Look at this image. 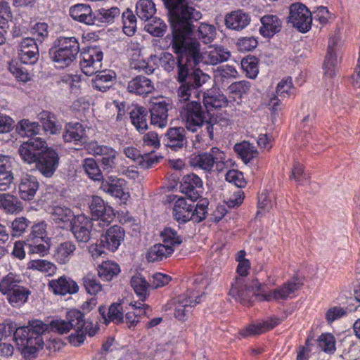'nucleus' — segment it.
I'll list each match as a JSON object with an SVG mask.
<instances>
[{
    "instance_id": "774afa93",
    "label": "nucleus",
    "mask_w": 360,
    "mask_h": 360,
    "mask_svg": "<svg viewBox=\"0 0 360 360\" xmlns=\"http://www.w3.org/2000/svg\"><path fill=\"white\" fill-rule=\"evenodd\" d=\"M162 242L165 245H169L172 248L179 245L182 243V238L177 232L172 228L167 227L160 234Z\"/></svg>"
},
{
    "instance_id": "49530a36",
    "label": "nucleus",
    "mask_w": 360,
    "mask_h": 360,
    "mask_svg": "<svg viewBox=\"0 0 360 360\" xmlns=\"http://www.w3.org/2000/svg\"><path fill=\"white\" fill-rule=\"evenodd\" d=\"M234 150L245 164L258 155V151L255 147L248 141L236 143L234 146Z\"/></svg>"
},
{
    "instance_id": "aec40b11",
    "label": "nucleus",
    "mask_w": 360,
    "mask_h": 360,
    "mask_svg": "<svg viewBox=\"0 0 360 360\" xmlns=\"http://www.w3.org/2000/svg\"><path fill=\"white\" fill-rule=\"evenodd\" d=\"M124 231L121 226H112L107 230L105 234L102 235L101 245L111 252H115L118 249L121 242L124 240Z\"/></svg>"
},
{
    "instance_id": "09e8293b",
    "label": "nucleus",
    "mask_w": 360,
    "mask_h": 360,
    "mask_svg": "<svg viewBox=\"0 0 360 360\" xmlns=\"http://www.w3.org/2000/svg\"><path fill=\"white\" fill-rule=\"evenodd\" d=\"M120 271V269L119 265L110 261L103 262L98 267V276L106 281H111Z\"/></svg>"
},
{
    "instance_id": "f257e3e1",
    "label": "nucleus",
    "mask_w": 360,
    "mask_h": 360,
    "mask_svg": "<svg viewBox=\"0 0 360 360\" xmlns=\"http://www.w3.org/2000/svg\"><path fill=\"white\" fill-rule=\"evenodd\" d=\"M180 11H176L173 14H169V19L172 28V40L171 42L174 52L177 55L176 59L169 52H162L158 57L156 55L151 56V58H158L160 66L165 71L170 72L178 66L181 56L186 52L188 47V36L192 33L193 29V21L197 20L189 19L190 16L182 15Z\"/></svg>"
},
{
    "instance_id": "c756f323",
    "label": "nucleus",
    "mask_w": 360,
    "mask_h": 360,
    "mask_svg": "<svg viewBox=\"0 0 360 360\" xmlns=\"http://www.w3.org/2000/svg\"><path fill=\"white\" fill-rule=\"evenodd\" d=\"M194 205L188 204L184 198H179L173 207V216L175 220L179 223H185L191 220L193 212L192 209Z\"/></svg>"
},
{
    "instance_id": "4d7b16f0",
    "label": "nucleus",
    "mask_w": 360,
    "mask_h": 360,
    "mask_svg": "<svg viewBox=\"0 0 360 360\" xmlns=\"http://www.w3.org/2000/svg\"><path fill=\"white\" fill-rule=\"evenodd\" d=\"M338 63L336 51L334 49H328L323 63L324 75L333 77L336 74Z\"/></svg>"
},
{
    "instance_id": "2f4dec72",
    "label": "nucleus",
    "mask_w": 360,
    "mask_h": 360,
    "mask_svg": "<svg viewBox=\"0 0 360 360\" xmlns=\"http://www.w3.org/2000/svg\"><path fill=\"white\" fill-rule=\"evenodd\" d=\"M260 21L262 25L259 32L264 37H272L281 30L282 22L276 15H265L261 18Z\"/></svg>"
},
{
    "instance_id": "dca6fc26",
    "label": "nucleus",
    "mask_w": 360,
    "mask_h": 360,
    "mask_svg": "<svg viewBox=\"0 0 360 360\" xmlns=\"http://www.w3.org/2000/svg\"><path fill=\"white\" fill-rule=\"evenodd\" d=\"M303 285L302 278L295 276L291 281L284 283L282 286L276 288L273 291L266 293L263 292L262 300L266 301H271L273 300H285L289 295L297 290Z\"/></svg>"
},
{
    "instance_id": "e433bc0d",
    "label": "nucleus",
    "mask_w": 360,
    "mask_h": 360,
    "mask_svg": "<svg viewBox=\"0 0 360 360\" xmlns=\"http://www.w3.org/2000/svg\"><path fill=\"white\" fill-rule=\"evenodd\" d=\"M39 120L42 124L44 130L51 134H59L62 129L61 124L57 121L54 114L49 111H43L39 115Z\"/></svg>"
},
{
    "instance_id": "6e6552de",
    "label": "nucleus",
    "mask_w": 360,
    "mask_h": 360,
    "mask_svg": "<svg viewBox=\"0 0 360 360\" xmlns=\"http://www.w3.org/2000/svg\"><path fill=\"white\" fill-rule=\"evenodd\" d=\"M288 22L300 32H307L311 27L312 15L305 5L294 3L289 8Z\"/></svg>"
},
{
    "instance_id": "c85d7f7f",
    "label": "nucleus",
    "mask_w": 360,
    "mask_h": 360,
    "mask_svg": "<svg viewBox=\"0 0 360 360\" xmlns=\"http://www.w3.org/2000/svg\"><path fill=\"white\" fill-rule=\"evenodd\" d=\"M237 75L238 72L234 66L226 65L219 67L214 72V81L219 88L226 89Z\"/></svg>"
},
{
    "instance_id": "4468645a",
    "label": "nucleus",
    "mask_w": 360,
    "mask_h": 360,
    "mask_svg": "<svg viewBox=\"0 0 360 360\" xmlns=\"http://www.w3.org/2000/svg\"><path fill=\"white\" fill-rule=\"evenodd\" d=\"M103 52L97 48H90L87 51L81 53L80 67L86 75H92L101 68Z\"/></svg>"
},
{
    "instance_id": "7ed1b4c3",
    "label": "nucleus",
    "mask_w": 360,
    "mask_h": 360,
    "mask_svg": "<svg viewBox=\"0 0 360 360\" xmlns=\"http://www.w3.org/2000/svg\"><path fill=\"white\" fill-rule=\"evenodd\" d=\"M188 46L186 52L181 58L193 69L201 62L214 65L226 61L231 56V53L222 46H210L202 53L197 39H188Z\"/></svg>"
},
{
    "instance_id": "72a5a7b5",
    "label": "nucleus",
    "mask_w": 360,
    "mask_h": 360,
    "mask_svg": "<svg viewBox=\"0 0 360 360\" xmlns=\"http://www.w3.org/2000/svg\"><path fill=\"white\" fill-rule=\"evenodd\" d=\"M76 249V245L72 241L63 242L57 246L54 257L58 263L65 264L70 262Z\"/></svg>"
},
{
    "instance_id": "2eb2a0df",
    "label": "nucleus",
    "mask_w": 360,
    "mask_h": 360,
    "mask_svg": "<svg viewBox=\"0 0 360 360\" xmlns=\"http://www.w3.org/2000/svg\"><path fill=\"white\" fill-rule=\"evenodd\" d=\"M18 51L20 60L25 64H34L39 59V47L34 37L22 39L18 43Z\"/></svg>"
},
{
    "instance_id": "9d476101",
    "label": "nucleus",
    "mask_w": 360,
    "mask_h": 360,
    "mask_svg": "<svg viewBox=\"0 0 360 360\" xmlns=\"http://www.w3.org/2000/svg\"><path fill=\"white\" fill-rule=\"evenodd\" d=\"M59 160L58 152L47 146L36 162V168L42 176L51 178L58 167Z\"/></svg>"
},
{
    "instance_id": "0e129e2a",
    "label": "nucleus",
    "mask_w": 360,
    "mask_h": 360,
    "mask_svg": "<svg viewBox=\"0 0 360 360\" xmlns=\"http://www.w3.org/2000/svg\"><path fill=\"white\" fill-rule=\"evenodd\" d=\"M47 224L45 221H39L31 226V233L27 239L37 240L39 241L49 240L46 233Z\"/></svg>"
},
{
    "instance_id": "ddd939ff",
    "label": "nucleus",
    "mask_w": 360,
    "mask_h": 360,
    "mask_svg": "<svg viewBox=\"0 0 360 360\" xmlns=\"http://www.w3.org/2000/svg\"><path fill=\"white\" fill-rule=\"evenodd\" d=\"M86 149L89 154L101 157L100 162L103 170L109 171L115 167L116 152L113 148L92 141L88 144Z\"/></svg>"
},
{
    "instance_id": "5701e85b",
    "label": "nucleus",
    "mask_w": 360,
    "mask_h": 360,
    "mask_svg": "<svg viewBox=\"0 0 360 360\" xmlns=\"http://www.w3.org/2000/svg\"><path fill=\"white\" fill-rule=\"evenodd\" d=\"M150 112L151 124L160 128L166 127L168 120V104L165 101L153 102Z\"/></svg>"
},
{
    "instance_id": "39448f33",
    "label": "nucleus",
    "mask_w": 360,
    "mask_h": 360,
    "mask_svg": "<svg viewBox=\"0 0 360 360\" xmlns=\"http://www.w3.org/2000/svg\"><path fill=\"white\" fill-rule=\"evenodd\" d=\"M266 285L262 284L258 280H253L250 285L245 283L242 277H236L229 290V295L236 301L243 305L250 306L253 297L259 300H263V292H265Z\"/></svg>"
},
{
    "instance_id": "9b49d317",
    "label": "nucleus",
    "mask_w": 360,
    "mask_h": 360,
    "mask_svg": "<svg viewBox=\"0 0 360 360\" xmlns=\"http://www.w3.org/2000/svg\"><path fill=\"white\" fill-rule=\"evenodd\" d=\"M46 147V141L41 138H31L20 144L18 153L25 162L36 163Z\"/></svg>"
},
{
    "instance_id": "680f3d73",
    "label": "nucleus",
    "mask_w": 360,
    "mask_h": 360,
    "mask_svg": "<svg viewBox=\"0 0 360 360\" xmlns=\"http://www.w3.org/2000/svg\"><path fill=\"white\" fill-rule=\"evenodd\" d=\"M27 269L51 275L56 271V266L52 262L45 259H32L27 264Z\"/></svg>"
},
{
    "instance_id": "6ab92c4d",
    "label": "nucleus",
    "mask_w": 360,
    "mask_h": 360,
    "mask_svg": "<svg viewBox=\"0 0 360 360\" xmlns=\"http://www.w3.org/2000/svg\"><path fill=\"white\" fill-rule=\"evenodd\" d=\"M63 139L66 143L82 146L86 142L85 128L79 122H68L65 125Z\"/></svg>"
},
{
    "instance_id": "a211bd4d",
    "label": "nucleus",
    "mask_w": 360,
    "mask_h": 360,
    "mask_svg": "<svg viewBox=\"0 0 360 360\" xmlns=\"http://www.w3.org/2000/svg\"><path fill=\"white\" fill-rule=\"evenodd\" d=\"M165 146L174 151H178L187 146L186 131L184 127H174L167 130L163 138Z\"/></svg>"
},
{
    "instance_id": "603ef678",
    "label": "nucleus",
    "mask_w": 360,
    "mask_h": 360,
    "mask_svg": "<svg viewBox=\"0 0 360 360\" xmlns=\"http://www.w3.org/2000/svg\"><path fill=\"white\" fill-rule=\"evenodd\" d=\"M146 22L144 27L146 32L156 37H160L165 34L167 25L160 18L153 16Z\"/></svg>"
},
{
    "instance_id": "5fc2aeb1",
    "label": "nucleus",
    "mask_w": 360,
    "mask_h": 360,
    "mask_svg": "<svg viewBox=\"0 0 360 360\" xmlns=\"http://www.w3.org/2000/svg\"><path fill=\"white\" fill-rule=\"evenodd\" d=\"M131 285L136 294L143 301L148 296V288L150 287V283L140 274L134 276L131 279Z\"/></svg>"
},
{
    "instance_id": "864d4df0",
    "label": "nucleus",
    "mask_w": 360,
    "mask_h": 360,
    "mask_svg": "<svg viewBox=\"0 0 360 360\" xmlns=\"http://www.w3.org/2000/svg\"><path fill=\"white\" fill-rule=\"evenodd\" d=\"M50 214L52 219L56 223H67L73 219V213L72 210L64 206H53L50 209Z\"/></svg>"
},
{
    "instance_id": "052dcab7",
    "label": "nucleus",
    "mask_w": 360,
    "mask_h": 360,
    "mask_svg": "<svg viewBox=\"0 0 360 360\" xmlns=\"http://www.w3.org/2000/svg\"><path fill=\"white\" fill-rule=\"evenodd\" d=\"M82 166L89 178L94 181L102 179L101 170L94 158H85L83 160Z\"/></svg>"
},
{
    "instance_id": "1a4fd4ad",
    "label": "nucleus",
    "mask_w": 360,
    "mask_h": 360,
    "mask_svg": "<svg viewBox=\"0 0 360 360\" xmlns=\"http://www.w3.org/2000/svg\"><path fill=\"white\" fill-rule=\"evenodd\" d=\"M89 210L92 216L91 220L101 229L108 226L115 217L112 207L106 205L104 200L98 196H92Z\"/></svg>"
},
{
    "instance_id": "79ce46f5",
    "label": "nucleus",
    "mask_w": 360,
    "mask_h": 360,
    "mask_svg": "<svg viewBox=\"0 0 360 360\" xmlns=\"http://www.w3.org/2000/svg\"><path fill=\"white\" fill-rule=\"evenodd\" d=\"M204 107L210 112V110L219 109L226 107L228 104V99L221 94H204Z\"/></svg>"
},
{
    "instance_id": "f3484780",
    "label": "nucleus",
    "mask_w": 360,
    "mask_h": 360,
    "mask_svg": "<svg viewBox=\"0 0 360 360\" xmlns=\"http://www.w3.org/2000/svg\"><path fill=\"white\" fill-rule=\"evenodd\" d=\"M180 189L188 198L192 201L197 200L202 193V181L193 173L186 174L182 179Z\"/></svg>"
},
{
    "instance_id": "ea45409f",
    "label": "nucleus",
    "mask_w": 360,
    "mask_h": 360,
    "mask_svg": "<svg viewBox=\"0 0 360 360\" xmlns=\"http://www.w3.org/2000/svg\"><path fill=\"white\" fill-rule=\"evenodd\" d=\"M96 76L92 79V85L94 88L105 92L109 89L112 84V79L115 77V74L110 71L98 70V72L95 73Z\"/></svg>"
},
{
    "instance_id": "f8f14e48",
    "label": "nucleus",
    "mask_w": 360,
    "mask_h": 360,
    "mask_svg": "<svg viewBox=\"0 0 360 360\" xmlns=\"http://www.w3.org/2000/svg\"><path fill=\"white\" fill-rule=\"evenodd\" d=\"M93 226H98L84 214L75 217L71 221V231L78 243H86L91 238Z\"/></svg>"
},
{
    "instance_id": "13d9d810",
    "label": "nucleus",
    "mask_w": 360,
    "mask_h": 360,
    "mask_svg": "<svg viewBox=\"0 0 360 360\" xmlns=\"http://www.w3.org/2000/svg\"><path fill=\"white\" fill-rule=\"evenodd\" d=\"M31 225V221L24 217H16L11 225V235L13 238L22 236Z\"/></svg>"
},
{
    "instance_id": "37998d69",
    "label": "nucleus",
    "mask_w": 360,
    "mask_h": 360,
    "mask_svg": "<svg viewBox=\"0 0 360 360\" xmlns=\"http://www.w3.org/2000/svg\"><path fill=\"white\" fill-rule=\"evenodd\" d=\"M30 295V291L21 284L6 295L8 302L13 307H18L27 302Z\"/></svg>"
},
{
    "instance_id": "393cba45",
    "label": "nucleus",
    "mask_w": 360,
    "mask_h": 360,
    "mask_svg": "<svg viewBox=\"0 0 360 360\" xmlns=\"http://www.w3.org/2000/svg\"><path fill=\"white\" fill-rule=\"evenodd\" d=\"M39 186V181L35 176L29 174L22 176L18 184L20 197L24 200H32Z\"/></svg>"
},
{
    "instance_id": "6e6d98bb",
    "label": "nucleus",
    "mask_w": 360,
    "mask_h": 360,
    "mask_svg": "<svg viewBox=\"0 0 360 360\" xmlns=\"http://www.w3.org/2000/svg\"><path fill=\"white\" fill-rule=\"evenodd\" d=\"M27 253L30 255L38 254L40 256H44L48 253L50 248L49 240L39 241L37 240H26Z\"/></svg>"
},
{
    "instance_id": "8fccbe9b",
    "label": "nucleus",
    "mask_w": 360,
    "mask_h": 360,
    "mask_svg": "<svg viewBox=\"0 0 360 360\" xmlns=\"http://www.w3.org/2000/svg\"><path fill=\"white\" fill-rule=\"evenodd\" d=\"M132 307L136 311H129L125 315V321L129 328L134 327L139 322L138 316L145 315L149 316L148 311H150V307L145 304L139 303V305L134 304Z\"/></svg>"
},
{
    "instance_id": "b1692460",
    "label": "nucleus",
    "mask_w": 360,
    "mask_h": 360,
    "mask_svg": "<svg viewBox=\"0 0 360 360\" xmlns=\"http://www.w3.org/2000/svg\"><path fill=\"white\" fill-rule=\"evenodd\" d=\"M49 287L54 294L60 295L74 294L79 291L77 283L66 276H60L58 279L51 280L49 281Z\"/></svg>"
},
{
    "instance_id": "4c0bfd02",
    "label": "nucleus",
    "mask_w": 360,
    "mask_h": 360,
    "mask_svg": "<svg viewBox=\"0 0 360 360\" xmlns=\"http://www.w3.org/2000/svg\"><path fill=\"white\" fill-rule=\"evenodd\" d=\"M199 300V296L195 297V300H193L191 297H180L178 300V305L174 311L175 317L179 320H184L191 311V309L200 302Z\"/></svg>"
},
{
    "instance_id": "a878e982",
    "label": "nucleus",
    "mask_w": 360,
    "mask_h": 360,
    "mask_svg": "<svg viewBox=\"0 0 360 360\" xmlns=\"http://www.w3.org/2000/svg\"><path fill=\"white\" fill-rule=\"evenodd\" d=\"M129 93L145 96L155 90L152 81L143 75H138L131 79L127 85Z\"/></svg>"
},
{
    "instance_id": "412c9836",
    "label": "nucleus",
    "mask_w": 360,
    "mask_h": 360,
    "mask_svg": "<svg viewBox=\"0 0 360 360\" xmlns=\"http://www.w3.org/2000/svg\"><path fill=\"white\" fill-rule=\"evenodd\" d=\"M224 21L226 28L241 31L250 24L251 16L250 13L243 10L238 9L227 13L225 15Z\"/></svg>"
},
{
    "instance_id": "7c9ffc66",
    "label": "nucleus",
    "mask_w": 360,
    "mask_h": 360,
    "mask_svg": "<svg viewBox=\"0 0 360 360\" xmlns=\"http://www.w3.org/2000/svg\"><path fill=\"white\" fill-rule=\"evenodd\" d=\"M70 15L75 20L86 25H95V16L89 5L79 4L70 8Z\"/></svg>"
},
{
    "instance_id": "3c124183",
    "label": "nucleus",
    "mask_w": 360,
    "mask_h": 360,
    "mask_svg": "<svg viewBox=\"0 0 360 360\" xmlns=\"http://www.w3.org/2000/svg\"><path fill=\"white\" fill-rule=\"evenodd\" d=\"M16 131L21 136L33 138L32 136L38 134L41 131V125L35 122L22 120L18 123Z\"/></svg>"
},
{
    "instance_id": "f704fd0d",
    "label": "nucleus",
    "mask_w": 360,
    "mask_h": 360,
    "mask_svg": "<svg viewBox=\"0 0 360 360\" xmlns=\"http://www.w3.org/2000/svg\"><path fill=\"white\" fill-rule=\"evenodd\" d=\"M278 323V319L271 318L269 320L263 321L262 323L252 324L247 326L245 328L240 331V334L243 337L259 335L274 328Z\"/></svg>"
},
{
    "instance_id": "473e14b6",
    "label": "nucleus",
    "mask_w": 360,
    "mask_h": 360,
    "mask_svg": "<svg viewBox=\"0 0 360 360\" xmlns=\"http://www.w3.org/2000/svg\"><path fill=\"white\" fill-rule=\"evenodd\" d=\"M197 21L198 20L195 22ZM193 23H194V22ZM194 27L195 25H193V32L188 36V39H191L190 37L194 33L198 39L200 40L205 44H208L212 43L216 38V27L213 25H210L206 22H201L195 32Z\"/></svg>"
},
{
    "instance_id": "20e7f679",
    "label": "nucleus",
    "mask_w": 360,
    "mask_h": 360,
    "mask_svg": "<svg viewBox=\"0 0 360 360\" xmlns=\"http://www.w3.org/2000/svg\"><path fill=\"white\" fill-rule=\"evenodd\" d=\"M79 52V43L74 37H59L49 50L51 60L58 68L68 67Z\"/></svg>"
},
{
    "instance_id": "338daca9",
    "label": "nucleus",
    "mask_w": 360,
    "mask_h": 360,
    "mask_svg": "<svg viewBox=\"0 0 360 360\" xmlns=\"http://www.w3.org/2000/svg\"><path fill=\"white\" fill-rule=\"evenodd\" d=\"M82 284L86 291L90 295H95L102 289V286L97 281L95 275L91 274H88L83 277Z\"/></svg>"
},
{
    "instance_id": "a18cd8bd",
    "label": "nucleus",
    "mask_w": 360,
    "mask_h": 360,
    "mask_svg": "<svg viewBox=\"0 0 360 360\" xmlns=\"http://www.w3.org/2000/svg\"><path fill=\"white\" fill-rule=\"evenodd\" d=\"M0 209L13 214L22 210V203L17 197L10 194H0Z\"/></svg>"
},
{
    "instance_id": "bf43d9fd",
    "label": "nucleus",
    "mask_w": 360,
    "mask_h": 360,
    "mask_svg": "<svg viewBox=\"0 0 360 360\" xmlns=\"http://www.w3.org/2000/svg\"><path fill=\"white\" fill-rule=\"evenodd\" d=\"M120 11L117 7H112L108 9L101 8L96 15L94 14L95 25H98L99 22L111 23L116 17L120 15Z\"/></svg>"
},
{
    "instance_id": "e2e57ef3",
    "label": "nucleus",
    "mask_w": 360,
    "mask_h": 360,
    "mask_svg": "<svg viewBox=\"0 0 360 360\" xmlns=\"http://www.w3.org/2000/svg\"><path fill=\"white\" fill-rule=\"evenodd\" d=\"M151 360H167L171 357V347L167 343L157 345L155 349H151L148 354Z\"/></svg>"
},
{
    "instance_id": "58836bf2",
    "label": "nucleus",
    "mask_w": 360,
    "mask_h": 360,
    "mask_svg": "<svg viewBox=\"0 0 360 360\" xmlns=\"http://www.w3.org/2000/svg\"><path fill=\"white\" fill-rule=\"evenodd\" d=\"M23 284L22 276L13 272H9L0 280V292L3 295H7L11 290Z\"/></svg>"
},
{
    "instance_id": "c9c22d12",
    "label": "nucleus",
    "mask_w": 360,
    "mask_h": 360,
    "mask_svg": "<svg viewBox=\"0 0 360 360\" xmlns=\"http://www.w3.org/2000/svg\"><path fill=\"white\" fill-rule=\"evenodd\" d=\"M174 252V248L169 245L155 244L147 252L146 257L148 262H155L162 261L169 257Z\"/></svg>"
},
{
    "instance_id": "0eeeda50",
    "label": "nucleus",
    "mask_w": 360,
    "mask_h": 360,
    "mask_svg": "<svg viewBox=\"0 0 360 360\" xmlns=\"http://www.w3.org/2000/svg\"><path fill=\"white\" fill-rule=\"evenodd\" d=\"M224 159V152L217 147H213L209 152L195 155L190 162L193 167H198L205 172H211L214 165L217 170H221Z\"/></svg>"
},
{
    "instance_id": "4be33fe9",
    "label": "nucleus",
    "mask_w": 360,
    "mask_h": 360,
    "mask_svg": "<svg viewBox=\"0 0 360 360\" xmlns=\"http://www.w3.org/2000/svg\"><path fill=\"white\" fill-rule=\"evenodd\" d=\"M168 10V14H173L176 11L182 13V15L190 16L189 19L200 20L202 14L200 11L190 6L187 0H162Z\"/></svg>"
},
{
    "instance_id": "69168bd1",
    "label": "nucleus",
    "mask_w": 360,
    "mask_h": 360,
    "mask_svg": "<svg viewBox=\"0 0 360 360\" xmlns=\"http://www.w3.org/2000/svg\"><path fill=\"white\" fill-rule=\"evenodd\" d=\"M68 323L70 329L74 328L75 330H83L85 325L84 314L78 310H71L67 314Z\"/></svg>"
},
{
    "instance_id": "c03bdc74",
    "label": "nucleus",
    "mask_w": 360,
    "mask_h": 360,
    "mask_svg": "<svg viewBox=\"0 0 360 360\" xmlns=\"http://www.w3.org/2000/svg\"><path fill=\"white\" fill-rule=\"evenodd\" d=\"M155 13V5L152 0H139L136 3V13L141 20H150Z\"/></svg>"
},
{
    "instance_id": "cd10ccee",
    "label": "nucleus",
    "mask_w": 360,
    "mask_h": 360,
    "mask_svg": "<svg viewBox=\"0 0 360 360\" xmlns=\"http://www.w3.org/2000/svg\"><path fill=\"white\" fill-rule=\"evenodd\" d=\"M124 153L128 158L133 160L145 169L150 167L154 163L158 162V158L153 151L141 155L136 148L127 147L124 149Z\"/></svg>"
},
{
    "instance_id": "de8ad7c7",
    "label": "nucleus",
    "mask_w": 360,
    "mask_h": 360,
    "mask_svg": "<svg viewBox=\"0 0 360 360\" xmlns=\"http://www.w3.org/2000/svg\"><path fill=\"white\" fill-rule=\"evenodd\" d=\"M250 84L248 82L241 80L231 82L224 89L229 96L234 101L240 100L244 94H246L250 90Z\"/></svg>"
},
{
    "instance_id": "bb28decb",
    "label": "nucleus",
    "mask_w": 360,
    "mask_h": 360,
    "mask_svg": "<svg viewBox=\"0 0 360 360\" xmlns=\"http://www.w3.org/2000/svg\"><path fill=\"white\" fill-rule=\"evenodd\" d=\"M126 186V181L123 179H110V181H103L101 188L110 195L125 201L129 198V193L124 192V188Z\"/></svg>"
},
{
    "instance_id": "f03ea898",
    "label": "nucleus",
    "mask_w": 360,
    "mask_h": 360,
    "mask_svg": "<svg viewBox=\"0 0 360 360\" xmlns=\"http://www.w3.org/2000/svg\"><path fill=\"white\" fill-rule=\"evenodd\" d=\"M183 59H180L178 72L175 76L179 84L176 90L178 101L181 103L189 101L192 91L207 83L210 77L204 73L200 68L193 69Z\"/></svg>"
},
{
    "instance_id": "423d86ee",
    "label": "nucleus",
    "mask_w": 360,
    "mask_h": 360,
    "mask_svg": "<svg viewBox=\"0 0 360 360\" xmlns=\"http://www.w3.org/2000/svg\"><path fill=\"white\" fill-rule=\"evenodd\" d=\"M180 115L187 130L194 133L203 127L210 115L198 101L187 102L181 109Z\"/></svg>"
},
{
    "instance_id": "a19ab883",
    "label": "nucleus",
    "mask_w": 360,
    "mask_h": 360,
    "mask_svg": "<svg viewBox=\"0 0 360 360\" xmlns=\"http://www.w3.org/2000/svg\"><path fill=\"white\" fill-rule=\"evenodd\" d=\"M148 110L143 107H136L130 112V118L136 129L143 133L148 129Z\"/></svg>"
}]
</instances>
